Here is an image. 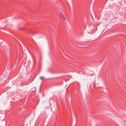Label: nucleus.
<instances>
[{"label":"nucleus","instance_id":"obj_1","mask_svg":"<svg viewBox=\"0 0 126 126\" xmlns=\"http://www.w3.org/2000/svg\"><path fill=\"white\" fill-rule=\"evenodd\" d=\"M61 17L62 18H63V19L64 20H65V17H64L63 16V15L62 14H61Z\"/></svg>","mask_w":126,"mask_h":126},{"label":"nucleus","instance_id":"obj_2","mask_svg":"<svg viewBox=\"0 0 126 126\" xmlns=\"http://www.w3.org/2000/svg\"><path fill=\"white\" fill-rule=\"evenodd\" d=\"M40 78L41 79H44V78L43 77H40Z\"/></svg>","mask_w":126,"mask_h":126}]
</instances>
